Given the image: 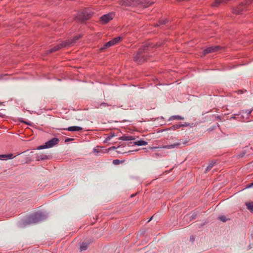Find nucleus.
Masks as SVG:
<instances>
[{
    "instance_id": "1",
    "label": "nucleus",
    "mask_w": 253,
    "mask_h": 253,
    "mask_svg": "<svg viewBox=\"0 0 253 253\" xmlns=\"http://www.w3.org/2000/svg\"><path fill=\"white\" fill-rule=\"evenodd\" d=\"M92 13L89 10L85 9L78 14L77 18L82 22L89 19Z\"/></svg>"
},
{
    "instance_id": "2",
    "label": "nucleus",
    "mask_w": 253,
    "mask_h": 253,
    "mask_svg": "<svg viewBox=\"0 0 253 253\" xmlns=\"http://www.w3.org/2000/svg\"><path fill=\"white\" fill-rule=\"evenodd\" d=\"M131 6H135L138 5H141L143 7H146L154 3L153 1L149 3L147 0H130Z\"/></svg>"
},
{
    "instance_id": "3",
    "label": "nucleus",
    "mask_w": 253,
    "mask_h": 253,
    "mask_svg": "<svg viewBox=\"0 0 253 253\" xmlns=\"http://www.w3.org/2000/svg\"><path fill=\"white\" fill-rule=\"evenodd\" d=\"M45 216L44 214L41 212H39L35 213L34 214L32 215L29 218V221L31 223H37L43 218H44Z\"/></svg>"
},
{
    "instance_id": "4",
    "label": "nucleus",
    "mask_w": 253,
    "mask_h": 253,
    "mask_svg": "<svg viewBox=\"0 0 253 253\" xmlns=\"http://www.w3.org/2000/svg\"><path fill=\"white\" fill-rule=\"evenodd\" d=\"M59 142V140L58 138H53L51 140L48 141L47 142H46L45 145L40 146L38 149H42L44 148H51L55 145L56 144H58Z\"/></svg>"
},
{
    "instance_id": "5",
    "label": "nucleus",
    "mask_w": 253,
    "mask_h": 253,
    "mask_svg": "<svg viewBox=\"0 0 253 253\" xmlns=\"http://www.w3.org/2000/svg\"><path fill=\"white\" fill-rule=\"evenodd\" d=\"M187 142H188V141L187 140L184 139H180L178 142L174 143L171 145H168L164 146L162 147V148L164 149H173L174 148H178L180 146V145L181 144H183L184 145H185Z\"/></svg>"
},
{
    "instance_id": "6",
    "label": "nucleus",
    "mask_w": 253,
    "mask_h": 253,
    "mask_svg": "<svg viewBox=\"0 0 253 253\" xmlns=\"http://www.w3.org/2000/svg\"><path fill=\"white\" fill-rule=\"evenodd\" d=\"M121 39H122V37H116V38H114L112 40L107 42L104 45L103 47H102V48H100V50H103L104 49L108 48V47H109L110 46H112L117 44V43H118L121 40Z\"/></svg>"
},
{
    "instance_id": "7",
    "label": "nucleus",
    "mask_w": 253,
    "mask_h": 253,
    "mask_svg": "<svg viewBox=\"0 0 253 253\" xmlns=\"http://www.w3.org/2000/svg\"><path fill=\"white\" fill-rule=\"evenodd\" d=\"M144 49H140L134 57L135 61L138 64H142L146 60L145 56L142 55Z\"/></svg>"
},
{
    "instance_id": "8",
    "label": "nucleus",
    "mask_w": 253,
    "mask_h": 253,
    "mask_svg": "<svg viewBox=\"0 0 253 253\" xmlns=\"http://www.w3.org/2000/svg\"><path fill=\"white\" fill-rule=\"evenodd\" d=\"M253 0H246L245 4H240L238 7L233 9V12L237 14H240L241 11L245 8V5L250 4Z\"/></svg>"
},
{
    "instance_id": "9",
    "label": "nucleus",
    "mask_w": 253,
    "mask_h": 253,
    "mask_svg": "<svg viewBox=\"0 0 253 253\" xmlns=\"http://www.w3.org/2000/svg\"><path fill=\"white\" fill-rule=\"evenodd\" d=\"M221 48L220 46H213L209 47L204 50L203 55L204 56L209 53L216 52L220 50Z\"/></svg>"
},
{
    "instance_id": "10",
    "label": "nucleus",
    "mask_w": 253,
    "mask_h": 253,
    "mask_svg": "<svg viewBox=\"0 0 253 253\" xmlns=\"http://www.w3.org/2000/svg\"><path fill=\"white\" fill-rule=\"evenodd\" d=\"M68 45H69V44H68V42H62L61 43L55 46L53 48H51L48 51V52H49V53H51V52H53L56 51L58 50L59 49H61L62 47L68 46Z\"/></svg>"
},
{
    "instance_id": "11",
    "label": "nucleus",
    "mask_w": 253,
    "mask_h": 253,
    "mask_svg": "<svg viewBox=\"0 0 253 253\" xmlns=\"http://www.w3.org/2000/svg\"><path fill=\"white\" fill-rule=\"evenodd\" d=\"M113 18V13H109L107 14H105L101 17L100 20L103 23H106L108 22L110 20H112Z\"/></svg>"
},
{
    "instance_id": "12",
    "label": "nucleus",
    "mask_w": 253,
    "mask_h": 253,
    "mask_svg": "<svg viewBox=\"0 0 253 253\" xmlns=\"http://www.w3.org/2000/svg\"><path fill=\"white\" fill-rule=\"evenodd\" d=\"M64 129L68 130L71 131H79L83 129L82 127L77 126H73L69 127L67 128H64Z\"/></svg>"
},
{
    "instance_id": "13",
    "label": "nucleus",
    "mask_w": 253,
    "mask_h": 253,
    "mask_svg": "<svg viewBox=\"0 0 253 253\" xmlns=\"http://www.w3.org/2000/svg\"><path fill=\"white\" fill-rule=\"evenodd\" d=\"M14 157H13V154H5V155H0V160H7V159H11L13 158Z\"/></svg>"
},
{
    "instance_id": "14",
    "label": "nucleus",
    "mask_w": 253,
    "mask_h": 253,
    "mask_svg": "<svg viewBox=\"0 0 253 253\" xmlns=\"http://www.w3.org/2000/svg\"><path fill=\"white\" fill-rule=\"evenodd\" d=\"M120 4L123 6H131L130 0H122L120 1Z\"/></svg>"
},
{
    "instance_id": "15",
    "label": "nucleus",
    "mask_w": 253,
    "mask_h": 253,
    "mask_svg": "<svg viewBox=\"0 0 253 253\" xmlns=\"http://www.w3.org/2000/svg\"><path fill=\"white\" fill-rule=\"evenodd\" d=\"M134 138L131 136H123L119 138L120 140L123 141H129L134 140Z\"/></svg>"
},
{
    "instance_id": "16",
    "label": "nucleus",
    "mask_w": 253,
    "mask_h": 253,
    "mask_svg": "<svg viewBox=\"0 0 253 253\" xmlns=\"http://www.w3.org/2000/svg\"><path fill=\"white\" fill-rule=\"evenodd\" d=\"M148 144L147 141L144 140H138L134 142V144L138 146H146Z\"/></svg>"
},
{
    "instance_id": "17",
    "label": "nucleus",
    "mask_w": 253,
    "mask_h": 253,
    "mask_svg": "<svg viewBox=\"0 0 253 253\" xmlns=\"http://www.w3.org/2000/svg\"><path fill=\"white\" fill-rule=\"evenodd\" d=\"M187 126V125H185V124L174 125L173 126H172L171 127H169V130H170V129L175 130V129H177L180 128L181 126Z\"/></svg>"
},
{
    "instance_id": "18",
    "label": "nucleus",
    "mask_w": 253,
    "mask_h": 253,
    "mask_svg": "<svg viewBox=\"0 0 253 253\" xmlns=\"http://www.w3.org/2000/svg\"><path fill=\"white\" fill-rule=\"evenodd\" d=\"M246 205L247 206V208L250 210L251 212H253V203L249 202L246 203Z\"/></svg>"
},
{
    "instance_id": "19",
    "label": "nucleus",
    "mask_w": 253,
    "mask_h": 253,
    "mask_svg": "<svg viewBox=\"0 0 253 253\" xmlns=\"http://www.w3.org/2000/svg\"><path fill=\"white\" fill-rule=\"evenodd\" d=\"M184 117H182L178 115H175V116H172L170 117L169 120H184Z\"/></svg>"
},
{
    "instance_id": "20",
    "label": "nucleus",
    "mask_w": 253,
    "mask_h": 253,
    "mask_svg": "<svg viewBox=\"0 0 253 253\" xmlns=\"http://www.w3.org/2000/svg\"><path fill=\"white\" fill-rule=\"evenodd\" d=\"M81 38V36H76L70 42H68V46H70L71 44L74 43L75 42L78 40V39H80Z\"/></svg>"
},
{
    "instance_id": "21",
    "label": "nucleus",
    "mask_w": 253,
    "mask_h": 253,
    "mask_svg": "<svg viewBox=\"0 0 253 253\" xmlns=\"http://www.w3.org/2000/svg\"><path fill=\"white\" fill-rule=\"evenodd\" d=\"M87 244L85 242H84L82 244V245L80 246V250L81 251H84L87 249Z\"/></svg>"
},
{
    "instance_id": "22",
    "label": "nucleus",
    "mask_w": 253,
    "mask_h": 253,
    "mask_svg": "<svg viewBox=\"0 0 253 253\" xmlns=\"http://www.w3.org/2000/svg\"><path fill=\"white\" fill-rule=\"evenodd\" d=\"M167 22V20H161L159 21V24H157L156 26H159L161 25H164Z\"/></svg>"
},
{
    "instance_id": "23",
    "label": "nucleus",
    "mask_w": 253,
    "mask_h": 253,
    "mask_svg": "<svg viewBox=\"0 0 253 253\" xmlns=\"http://www.w3.org/2000/svg\"><path fill=\"white\" fill-rule=\"evenodd\" d=\"M214 165V163H211L209 165V166L207 167V168L206 169V171L207 172L208 171L211 169L213 167Z\"/></svg>"
},
{
    "instance_id": "24",
    "label": "nucleus",
    "mask_w": 253,
    "mask_h": 253,
    "mask_svg": "<svg viewBox=\"0 0 253 253\" xmlns=\"http://www.w3.org/2000/svg\"><path fill=\"white\" fill-rule=\"evenodd\" d=\"M219 218L221 221L223 222H225L227 220L225 216H221L219 217Z\"/></svg>"
},
{
    "instance_id": "25",
    "label": "nucleus",
    "mask_w": 253,
    "mask_h": 253,
    "mask_svg": "<svg viewBox=\"0 0 253 253\" xmlns=\"http://www.w3.org/2000/svg\"><path fill=\"white\" fill-rule=\"evenodd\" d=\"M46 157V156L45 155H41L40 156H38L37 159H38V160H43V159H45Z\"/></svg>"
},
{
    "instance_id": "26",
    "label": "nucleus",
    "mask_w": 253,
    "mask_h": 253,
    "mask_svg": "<svg viewBox=\"0 0 253 253\" xmlns=\"http://www.w3.org/2000/svg\"><path fill=\"white\" fill-rule=\"evenodd\" d=\"M119 160H114L113 161V163L115 164H118L119 163Z\"/></svg>"
},
{
    "instance_id": "27",
    "label": "nucleus",
    "mask_w": 253,
    "mask_h": 253,
    "mask_svg": "<svg viewBox=\"0 0 253 253\" xmlns=\"http://www.w3.org/2000/svg\"><path fill=\"white\" fill-rule=\"evenodd\" d=\"M107 106V104L105 103H102L100 104V106L106 107Z\"/></svg>"
},
{
    "instance_id": "28",
    "label": "nucleus",
    "mask_w": 253,
    "mask_h": 253,
    "mask_svg": "<svg viewBox=\"0 0 253 253\" xmlns=\"http://www.w3.org/2000/svg\"><path fill=\"white\" fill-rule=\"evenodd\" d=\"M251 112H252L251 110H247L246 111V113H247L248 114H250L251 113Z\"/></svg>"
},
{
    "instance_id": "29",
    "label": "nucleus",
    "mask_w": 253,
    "mask_h": 253,
    "mask_svg": "<svg viewBox=\"0 0 253 253\" xmlns=\"http://www.w3.org/2000/svg\"><path fill=\"white\" fill-rule=\"evenodd\" d=\"M252 185H253V183L252 184Z\"/></svg>"
}]
</instances>
